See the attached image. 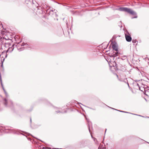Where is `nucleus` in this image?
I'll use <instances>...</instances> for the list:
<instances>
[{
	"label": "nucleus",
	"mask_w": 149,
	"mask_h": 149,
	"mask_svg": "<svg viewBox=\"0 0 149 149\" xmlns=\"http://www.w3.org/2000/svg\"><path fill=\"white\" fill-rule=\"evenodd\" d=\"M47 9L46 10V12L47 14L54 18L55 20V17H57L58 15L57 14V10L55 9L51 8L50 7H48Z\"/></svg>",
	"instance_id": "obj_1"
},
{
	"label": "nucleus",
	"mask_w": 149,
	"mask_h": 149,
	"mask_svg": "<svg viewBox=\"0 0 149 149\" xmlns=\"http://www.w3.org/2000/svg\"><path fill=\"white\" fill-rule=\"evenodd\" d=\"M118 10L120 11L126 12L132 15H135L134 17H132V19L136 18L137 17L136 12L130 8L126 7H120L118 9Z\"/></svg>",
	"instance_id": "obj_2"
},
{
	"label": "nucleus",
	"mask_w": 149,
	"mask_h": 149,
	"mask_svg": "<svg viewBox=\"0 0 149 149\" xmlns=\"http://www.w3.org/2000/svg\"><path fill=\"white\" fill-rule=\"evenodd\" d=\"M17 49L19 51H21L23 50L24 49H28L30 47L26 43H23L22 44H20L19 43L17 45Z\"/></svg>",
	"instance_id": "obj_3"
},
{
	"label": "nucleus",
	"mask_w": 149,
	"mask_h": 149,
	"mask_svg": "<svg viewBox=\"0 0 149 149\" xmlns=\"http://www.w3.org/2000/svg\"><path fill=\"white\" fill-rule=\"evenodd\" d=\"M6 46H8V49L6 51V54L5 56V58H6L7 56V53L9 52H11L13 50L14 47V46L15 45L13 44L12 45H11L10 43H7L5 44Z\"/></svg>",
	"instance_id": "obj_4"
},
{
	"label": "nucleus",
	"mask_w": 149,
	"mask_h": 149,
	"mask_svg": "<svg viewBox=\"0 0 149 149\" xmlns=\"http://www.w3.org/2000/svg\"><path fill=\"white\" fill-rule=\"evenodd\" d=\"M3 102L4 105L6 107H13V102L10 100H7L6 98H4Z\"/></svg>",
	"instance_id": "obj_5"
},
{
	"label": "nucleus",
	"mask_w": 149,
	"mask_h": 149,
	"mask_svg": "<svg viewBox=\"0 0 149 149\" xmlns=\"http://www.w3.org/2000/svg\"><path fill=\"white\" fill-rule=\"evenodd\" d=\"M125 34L126 40L128 42L131 41L132 38L128 31H125Z\"/></svg>",
	"instance_id": "obj_6"
},
{
	"label": "nucleus",
	"mask_w": 149,
	"mask_h": 149,
	"mask_svg": "<svg viewBox=\"0 0 149 149\" xmlns=\"http://www.w3.org/2000/svg\"><path fill=\"white\" fill-rule=\"evenodd\" d=\"M142 86H139V88L140 90L142 91H143V90H144L146 92L147 91V92H149V89H147L146 90L145 88H146L145 87V86L144 85H142Z\"/></svg>",
	"instance_id": "obj_7"
},
{
	"label": "nucleus",
	"mask_w": 149,
	"mask_h": 149,
	"mask_svg": "<svg viewBox=\"0 0 149 149\" xmlns=\"http://www.w3.org/2000/svg\"><path fill=\"white\" fill-rule=\"evenodd\" d=\"M55 111L57 113H64L66 112L65 111H61V109H59L58 110L56 109V108H55Z\"/></svg>",
	"instance_id": "obj_8"
},
{
	"label": "nucleus",
	"mask_w": 149,
	"mask_h": 149,
	"mask_svg": "<svg viewBox=\"0 0 149 149\" xmlns=\"http://www.w3.org/2000/svg\"><path fill=\"white\" fill-rule=\"evenodd\" d=\"M112 47L114 50L117 51H118V49L117 47L115 45L113 44L112 46Z\"/></svg>",
	"instance_id": "obj_9"
},
{
	"label": "nucleus",
	"mask_w": 149,
	"mask_h": 149,
	"mask_svg": "<svg viewBox=\"0 0 149 149\" xmlns=\"http://www.w3.org/2000/svg\"><path fill=\"white\" fill-rule=\"evenodd\" d=\"M74 103V104H72V105L74 106V105H75V106H76V107H77V105H78L79 104H81L82 105H83V104H81V103H78L76 101H74V102H73Z\"/></svg>",
	"instance_id": "obj_10"
},
{
	"label": "nucleus",
	"mask_w": 149,
	"mask_h": 149,
	"mask_svg": "<svg viewBox=\"0 0 149 149\" xmlns=\"http://www.w3.org/2000/svg\"><path fill=\"white\" fill-rule=\"evenodd\" d=\"M118 53V52H115L114 53V54H113L111 55L110 56H111L112 57H115L117 56Z\"/></svg>",
	"instance_id": "obj_11"
},
{
	"label": "nucleus",
	"mask_w": 149,
	"mask_h": 149,
	"mask_svg": "<svg viewBox=\"0 0 149 149\" xmlns=\"http://www.w3.org/2000/svg\"><path fill=\"white\" fill-rule=\"evenodd\" d=\"M132 42L134 43H137L138 42L136 40H132Z\"/></svg>",
	"instance_id": "obj_12"
},
{
	"label": "nucleus",
	"mask_w": 149,
	"mask_h": 149,
	"mask_svg": "<svg viewBox=\"0 0 149 149\" xmlns=\"http://www.w3.org/2000/svg\"><path fill=\"white\" fill-rule=\"evenodd\" d=\"M111 108L112 109H113V108ZM115 110H117V111H119L120 112H124V113H127V112H125V111H120V110H117V109H115Z\"/></svg>",
	"instance_id": "obj_13"
},
{
	"label": "nucleus",
	"mask_w": 149,
	"mask_h": 149,
	"mask_svg": "<svg viewBox=\"0 0 149 149\" xmlns=\"http://www.w3.org/2000/svg\"><path fill=\"white\" fill-rule=\"evenodd\" d=\"M117 37V36H116V35H114L112 38V39H114L115 38H116Z\"/></svg>",
	"instance_id": "obj_14"
},
{
	"label": "nucleus",
	"mask_w": 149,
	"mask_h": 149,
	"mask_svg": "<svg viewBox=\"0 0 149 149\" xmlns=\"http://www.w3.org/2000/svg\"><path fill=\"white\" fill-rule=\"evenodd\" d=\"M4 93L5 94V95H6V97H7L8 96V94L6 92H5Z\"/></svg>",
	"instance_id": "obj_15"
},
{
	"label": "nucleus",
	"mask_w": 149,
	"mask_h": 149,
	"mask_svg": "<svg viewBox=\"0 0 149 149\" xmlns=\"http://www.w3.org/2000/svg\"><path fill=\"white\" fill-rule=\"evenodd\" d=\"M4 93L5 94V95H6V97H7L8 96V94L6 92H5Z\"/></svg>",
	"instance_id": "obj_16"
},
{
	"label": "nucleus",
	"mask_w": 149,
	"mask_h": 149,
	"mask_svg": "<svg viewBox=\"0 0 149 149\" xmlns=\"http://www.w3.org/2000/svg\"><path fill=\"white\" fill-rule=\"evenodd\" d=\"M85 118L87 121H88V120H89V119H88L86 116H85Z\"/></svg>",
	"instance_id": "obj_17"
},
{
	"label": "nucleus",
	"mask_w": 149,
	"mask_h": 149,
	"mask_svg": "<svg viewBox=\"0 0 149 149\" xmlns=\"http://www.w3.org/2000/svg\"><path fill=\"white\" fill-rule=\"evenodd\" d=\"M3 89L4 91V93L6 92V91H5V89L3 87Z\"/></svg>",
	"instance_id": "obj_18"
},
{
	"label": "nucleus",
	"mask_w": 149,
	"mask_h": 149,
	"mask_svg": "<svg viewBox=\"0 0 149 149\" xmlns=\"http://www.w3.org/2000/svg\"><path fill=\"white\" fill-rule=\"evenodd\" d=\"M116 63L115 62H114V65L115 66L116 65Z\"/></svg>",
	"instance_id": "obj_19"
},
{
	"label": "nucleus",
	"mask_w": 149,
	"mask_h": 149,
	"mask_svg": "<svg viewBox=\"0 0 149 149\" xmlns=\"http://www.w3.org/2000/svg\"><path fill=\"white\" fill-rule=\"evenodd\" d=\"M137 85L139 87V86H140L138 83H137Z\"/></svg>",
	"instance_id": "obj_20"
},
{
	"label": "nucleus",
	"mask_w": 149,
	"mask_h": 149,
	"mask_svg": "<svg viewBox=\"0 0 149 149\" xmlns=\"http://www.w3.org/2000/svg\"><path fill=\"white\" fill-rule=\"evenodd\" d=\"M88 108H90V109H93V110H94L92 108H91L90 107H87Z\"/></svg>",
	"instance_id": "obj_21"
},
{
	"label": "nucleus",
	"mask_w": 149,
	"mask_h": 149,
	"mask_svg": "<svg viewBox=\"0 0 149 149\" xmlns=\"http://www.w3.org/2000/svg\"><path fill=\"white\" fill-rule=\"evenodd\" d=\"M119 81H122V80H120V79H119Z\"/></svg>",
	"instance_id": "obj_22"
},
{
	"label": "nucleus",
	"mask_w": 149,
	"mask_h": 149,
	"mask_svg": "<svg viewBox=\"0 0 149 149\" xmlns=\"http://www.w3.org/2000/svg\"><path fill=\"white\" fill-rule=\"evenodd\" d=\"M1 66H3V62H2V65H1Z\"/></svg>",
	"instance_id": "obj_23"
},
{
	"label": "nucleus",
	"mask_w": 149,
	"mask_h": 149,
	"mask_svg": "<svg viewBox=\"0 0 149 149\" xmlns=\"http://www.w3.org/2000/svg\"><path fill=\"white\" fill-rule=\"evenodd\" d=\"M111 18H110V19H109V20H111Z\"/></svg>",
	"instance_id": "obj_24"
},
{
	"label": "nucleus",
	"mask_w": 149,
	"mask_h": 149,
	"mask_svg": "<svg viewBox=\"0 0 149 149\" xmlns=\"http://www.w3.org/2000/svg\"><path fill=\"white\" fill-rule=\"evenodd\" d=\"M30 121H31V118H30Z\"/></svg>",
	"instance_id": "obj_25"
},
{
	"label": "nucleus",
	"mask_w": 149,
	"mask_h": 149,
	"mask_svg": "<svg viewBox=\"0 0 149 149\" xmlns=\"http://www.w3.org/2000/svg\"><path fill=\"white\" fill-rule=\"evenodd\" d=\"M146 117L148 118H149V117Z\"/></svg>",
	"instance_id": "obj_26"
},
{
	"label": "nucleus",
	"mask_w": 149,
	"mask_h": 149,
	"mask_svg": "<svg viewBox=\"0 0 149 149\" xmlns=\"http://www.w3.org/2000/svg\"><path fill=\"white\" fill-rule=\"evenodd\" d=\"M128 86H129V84L128 83Z\"/></svg>",
	"instance_id": "obj_27"
},
{
	"label": "nucleus",
	"mask_w": 149,
	"mask_h": 149,
	"mask_svg": "<svg viewBox=\"0 0 149 149\" xmlns=\"http://www.w3.org/2000/svg\"><path fill=\"white\" fill-rule=\"evenodd\" d=\"M44 8H45V7H43V6L42 7Z\"/></svg>",
	"instance_id": "obj_28"
},
{
	"label": "nucleus",
	"mask_w": 149,
	"mask_h": 149,
	"mask_svg": "<svg viewBox=\"0 0 149 149\" xmlns=\"http://www.w3.org/2000/svg\"><path fill=\"white\" fill-rule=\"evenodd\" d=\"M56 20H58V19L57 18Z\"/></svg>",
	"instance_id": "obj_29"
},
{
	"label": "nucleus",
	"mask_w": 149,
	"mask_h": 149,
	"mask_svg": "<svg viewBox=\"0 0 149 149\" xmlns=\"http://www.w3.org/2000/svg\"><path fill=\"white\" fill-rule=\"evenodd\" d=\"M149 63V61L148 62Z\"/></svg>",
	"instance_id": "obj_30"
}]
</instances>
